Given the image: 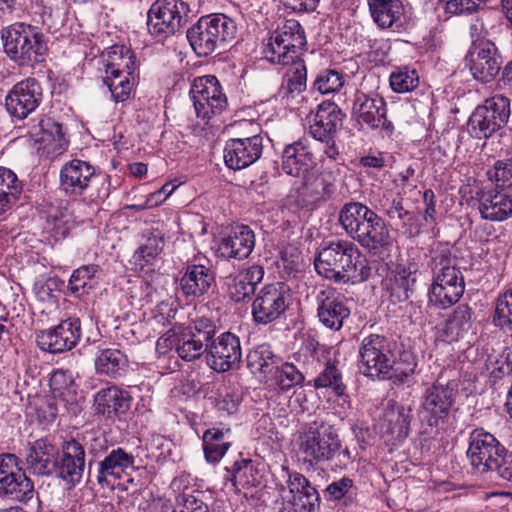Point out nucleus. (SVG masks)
Returning <instances> with one entry per match:
<instances>
[{"instance_id": "38", "label": "nucleus", "mask_w": 512, "mask_h": 512, "mask_svg": "<svg viewBox=\"0 0 512 512\" xmlns=\"http://www.w3.org/2000/svg\"><path fill=\"white\" fill-rule=\"evenodd\" d=\"M417 270L413 264L398 265L392 277L386 279L385 289L391 302H403L409 299L417 281Z\"/></svg>"}, {"instance_id": "64", "label": "nucleus", "mask_w": 512, "mask_h": 512, "mask_svg": "<svg viewBox=\"0 0 512 512\" xmlns=\"http://www.w3.org/2000/svg\"><path fill=\"white\" fill-rule=\"evenodd\" d=\"M492 472H495L503 480L512 482V452L505 448L497 461V467Z\"/></svg>"}, {"instance_id": "17", "label": "nucleus", "mask_w": 512, "mask_h": 512, "mask_svg": "<svg viewBox=\"0 0 512 512\" xmlns=\"http://www.w3.org/2000/svg\"><path fill=\"white\" fill-rule=\"evenodd\" d=\"M19 462L15 454H0V490L10 498L26 503L34 496V484Z\"/></svg>"}, {"instance_id": "13", "label": "nucleus", "mask_w": 512, "mask_h": 512, "mask_svg": "<svg viewBox=\"0 0 512 512\" xmlns=\"http://www.w3.org/2000/svg\"><path fill=\"white\" fill-rule=\"evenodd\" d=\"M190 96L198 117L210 119L227 107V97L214 75L196 77L190 88Z\"/></svg>"}, {"instance_id": "39", "label": "nucleus", "mask_w": 512, "mask_h": 512, "mask_svg": "<svg viewBox=\"0 0 512 512\" xmlns=\"http://www.w3.org/2000/svg\"><path fill=\"white\" fill-rule=\"evenodd\" d=\"M472 308L467 304L458 305L445 321L442 335L447 342L463 339L472 328Z\"/></svg>"}, {"instance_id": "45", "label": "nucleus", "mask_w": 512, "mask_h": 512, "mask_svg": "<svg viewBox=\"0 0 512 512\" xmlns=\"http://www.w3.org/2000/svg\"><path fill=\"white\" fill-rule=\"evenodd\" d=\"M312 385L316 389H331L337 396H343L346 393V385L338 362L330 359L323 363L322 369L313 378Z\"/></svg>"}, {"instance_id": "8", "label": "nucleus", "mask_w": 512, "mask_h": 512, "mask_svg": "<svg viewBox=\"0 0 512 512\" xmlns=\"http://www.w3.org/2000/svg\"><path fill=\"white\" fill-rule=\"evenodd\" d=\"M307 41L304 29L295 19H288L268 39L265 58L272 64L289 65L300 60Z\"/></svg>"}, {"instance_id": "31", "label": "nucleus", "mask_w": 512, "mask_h": 512, "mask_svg": "<svg viewBox=\"0 0 512 512\" xmlns=\"http://www.w3.org/2000/svg\"><path fill=\"white\" fill-rule=\"evenodd\" d=\"M58 450L47 439L34 441L28 449L26 464L36 475L50 476L57 470Z\"/></svg>"}, {"instance_id": "26", "label": "nucleus", "mask_w": 512, "mask_h": 512, "mask_svg": "<svg viewBox=\"0 0 512 512\" xmlns=\"http://www.w3.org/2000/svg\"><path fill=\"white\" fill-rule=\"evenodd\" d=\"M343 118L341 109L334 102L324 101L317 107L309 133L314 139L329 143L342 126Z\"/></svg>"}, {"instance_id": "20", "label": "nucleus", "mask_w": 512, "mask_h": 512, "mask_svg": "<svg viewBox=\"0 0 512 512\" xmlns=\"http://www.w3.org/2000/svg\"><path fill=\"white\" fill-rule=\"evenodd\" d=\"M207 364L218 373L238 369L242 359L240 339L234 333L224 332L208 345Z\"/></svg>"}, {"instance_id": "33", "label": "nucleus", "mask_w": 512, "mask_h": 512, "mask_svg": "<svg viewBox=\"0 0 512 512\" xmlns=\"http://www.w3.org/2000/svg\"><path fill=\"white\" fill-rule=\"evenodd\" d=\"M314 155L306 140L286 145L282 152V170L293 177H302L312 168Z\"/></svg>"}, {"instance_id": "34", "label": "nucleus", "mask_w": 512, "mask_h": 512, "mask_svg": "<svg viewBox=\"0 0 512 512\" xmlns=\"http://www.w3.org/2000/svg\"><path fill=\"white\" fill-rule=\"evenodd\" d=\"M255 234L247 225L234 227L230 234L222 238L218 252L222 257L244 259L253 251Z\"/></svg>"}, {"instance_id": "19", "label": "nucleus", "mask_w": 512, "mask_h": 512, "mask_svg": "<svg viewBox=\"0 0 512 512\" xmlns=\"http://www.w3.org/2000/svg\"><path fill=\"white\" fill-rule=\"evenodd\" d=\"M42 87L35 78L24 79L15 84L5 98L7 112L17 120H24L42 102Z\"/></svg>"}, {"instance_id": "12", "label": "nucleus", "mask_w": 512, "mask_h": 512, "mask_svg": "<svg viewBox=\"0 0 512 512\" xmlns=\"http://www.w3.org/2000/svg\"><path fill=\"white\" fill-rule=\"evenodd\" d=\"M291 295L284 283L265 285L252 303V316L258 324H269L279 319L290 305Z\"/></svg>"}, {"instance_id": "11", "label": "nucleus", "mask_w": 512, "mask_h": 512, "mask_svg": "<svg viewBox=\"0 0 512 512\" xmlns=\"http://www.w3.org/2000/svg\"><path fill=\"white\" fill-rule=\"evenodd\" d=\"M189 6L183 0H157L147 15V27L152 36L164 39L185 25Z\"/></svg>"}, {"instance_id": "42", "label": "nucleus", "mask_w": 512, "mask_h": 512, "mask_svg": "<svg viewBox=\"0 0 512 512\" xmlns=\"http://www.w3.org/2000/svg\"><path fill=\"white\" fill-rule=\"evenodd\" d=\"M229 434V428L219 427H212L204 432L202 441L204 456L207 462L217 463L222 459L231 446Z\"/></svg>"}, {"instance_id": "1", "label": "nucleus", "mask_w": 512, "mask_h": 512, "mask_svg": "<svg viewBox=\"0 0 512 512\" xmlns=\"http://www.w3.org/2000/svg\"><path fill=\"white\" fill-rule=\"evenodd\" d=\"M316 271L335 283H359L371 275V268L359 248L351 241L324 243L314 260Z\"/></svg>"}, {"instance_id": "5", "label": "nucleus", "mask_w": 512, "mask_h": 512, "mask_svg": "<svg viewBox=\"0 0 512 512\" xmlns=\"http://www.w3.org/2000/svg\"><path fill=\"white\" fill-rule=\"evenodd\" d=\"M60 189L68 196H85L90 203L99 204L110 195V179L96 174L86 161L73 159L60 170Z\"/></svg>"}, {"instance_id": "2", "label": "nucleus", "mask_w": 512, "mask_h": 512, "mask_svg": "<svg viewBox=\"0 0 512 512\" xmlns=\"http://www.w3.org/2000/svg\"><path fill=\"white\" fill-rule=\"evenodd\" d=\"M299 452L311 466L336 460V466L346 467L351 462L348 447H343L337 430L323 420L305 424L299 433Z\"/></svg>"}, {"instance_id": "61", "label": "nucleus", "mask_w": 512, "mask_h": 512, "mask_svg": "<svg viewBox=\"0 0 512 512\" xmlns=\"http://www.w3.org/2000/svg\"><path fill=\"white\" fill-rule=\"evenodd\" d=\"M234 127L239 134L237 139L246 141L257 139V142L263 143V137L261 136L262 128L256 121L243 119L236 122Z\"/></svg>"}, {"instance_id": "55", "label": "nucleus", "mask_w": 512, "mask_h": 512, "mask_svg": "<svg viewBox=\"0 0 512 512\" xmlns=\"http://www.w3.org/2000/svg\"><path fill=\"white\" fill-rule=\"evenodd\" d=\"M343 85V74L335 69L321 70L313 82V88L321 94L338 92Z\"/></svg>"}, {"instance_id": "59", "label": "nucleus", "mask_w": 512, "mask_h": 512, "mask_svg": "<svg viewBox=\"0 0 512 512\" xmlns=\"http://www.w3.org/2000/svg\"><path fill=\"white\" fill-rule=\"evenodd\" d=\"M382 213L390 220L395 221L396 225H403L405 218L410 215V212L403 207V198L397 196L391 201L380 202Z\"/></svg>"}, {"instance_id": "4", "label": "nucleus", "mask_w": 512, "mask_h": 512, "mask_svg": "<svg viewBox=\"0 0 512 512\" xmlns=\"http://www.w3.org/2000/svg\"><path fill=\"white\" fill-rule=\"evenodd\" d=\"M456 264L457 260L448 245L438 244L431 250L433 281L429 301L441 309L457 303L464 293V278Z\"/></svg>"}, {"instance_id": "18", "label": "nucleus", "mask_w": 512, "mask_h": 512, "mask_svg": "<svg viewBox=\"0 0 512 512\" xmlns=\"http://www.w3.org/2000/svg\"><path fill=\"white\" fill-rule=\"evenodd\" d=\"M352 116L359 124H365L370 129H381L388 133L394 130L392 122L387 118V104L377 94L357 91L353 99Z\"/></svg>"}, {"instance_id": "21", "label": "nucleus", "mask_w": 512, "mask_h": 512, "mask_svg": "<svg viewBox=\"0 0 512 512\" xmlns=\"http://www.w3.org/2000/svg\"><path fill=\"white\" fill-rule=\"evenodd\" d=\"M81 336V322L70 317L52 329L41 331L37 335L38 347L53 354L63 353L74 348Z\"/></svg>"}, {"instance_id": "60", "label": "nucleus", "mask_w": 512, "mask_h": 512, "mask_svg": "<svg viewBox=\"0 0 512 512\" xmlns=\"http://www.w3.org/2000/svg\"><path fill=\"white\" fill-rule=\"evenodd\" d=\"M227 471L231 472L234 485L236 483L241 484L244 486H254V480H249L247 475H252V472L254 470L252 461L250 459H241L237 460L233 463L231 468H226Z\"/></svg>"}, {"instance_id": "7", "label": "nucleus", "mask_w": 512, "mask_h": 512, "mask_svg": "<svg viewBox=\"0 0 512 512\" xmlns=\"http://www.w3.org/2000/svg\"><path fill=\"white\" fill-rule=\"evenodd\" d=\"M4 51L19 66H33L43 61L48 47L43 34L32 26L15 24L2 32Z\"/></svg>"}, {"instance_id": "22", "label": "nucleus", "mask_w": 512, "mask_h": 512, "mask_svg": "<svg viewBox=\"0 0 512 512\" xmlns=\"http://www.w3.org/2000/svg\"><path fill=\"white\" fill-rule=\"evenodd\" d=\"M135 457L121 447L113 448L95 464L94 474L96 482L102 488L112 487L122 478L128 469H133Z\"/></svg>"}, {"instance_id": "37", "label": "nucleus", "mask_w": 512, "mask_h": 512, "mask_svg": "<svg viewBox=\"0 0 512 512\" xmlns=\"http://www.w3.org/2000/svg\"><path fill=\"white\" fill-rule=\"evenodd\" d=\"M38 132H34L40 148L53 156L62 154L68 146L62 124L52 118H42L38 123Z\"/></svg>"}, {"instance_id": "16", "label": "nucleus", "mask_w": 512, "mask_h": 512, "mask_svg": "<svg viewBox=\"0 0 512 512\" xmlns=\"http://www.w3.org/2000/svg\"><path fill=\"white\" fill-rule=\"evenodd\" d=\"M456 393V389L451 383L435 381L424 390L421 396L419 416L429 426H438L449 415Z\"/></svg>"}, {"instance_id": "58", "label": "nucleus", "mask_w": 512, "mask_h": 512, "mask_svg": "<svg viewBox=\"0 0 512 512\" xmlns=\"http://www.w3.org/2000/svg\"><path fill=\"white\" fill-rule=\"evenodd\" d=\"M187 333H191L203 344H210L214 340L216 325L208 318L201 317L196 319L192 325L183 328Z\"/></svg>"}, {"instance_id": "44", "label": "nucleus", "mask_w": 512, "mask_h": 512, "mask_svg": "<svg viewBox=\"0 0 512 512\" xmlns=\"http://www.w3.org/2000/svg\"><path fill=\"white\" fill-rule=\"evenodd\" d=\"M165 341H170V345L174 347L177 355L186 362H191L201 358L204 353H208V345L203 344L200 340L194 337L191 333L180 330L172 338H167Z\"/></svg>"}, {"instance_id": "57", "label": "nucleus", "mask_w": 512, "mask_h": 512, "mask_svg": "<svg viewBox=\"0 0 512 512\" xmlns=\"http://www.w3.org/2000/svg\"><path fill=\"white\" fill-rule=\"evenodd\" d=\"M172 512H210L200 493H181Z\"/></svg>"}, {"instance_id": "25", "label": "nucleus", "mask_w": 512, "mask_h": 512, "mask_svg": "<svg viewBox=\"0 0 512 512\" xmlns=\"http://www.w3.org/2000/svg\"><path fill=\"white\" fill-rule=\"evenodd\" d=\"M85 470V447L75 439L62 444V454L57 459V470L54 475L69 484L81 481Z\"/></svg>"}, {"instance_id": "47", "label": "nucleus", "mask_w": 512, "mask_h": 512, "mask_svg": "<svg viewBox=\"0 0 512 512\" xmlns=\"http://www.w3.org/2000/svg\"><path fill=\"white\" fill-rule=\"evenodd\" d=\"M276 387L282 392H288L296 386H302L305 373L291 362H280L270 376Z\"/></svg>"}, {"instance_id": "50", "label": "nucleus", "mask_w": 512, "mask_h": 512, "mask_svg": "<svg viewBox=\"0 0 512 512\" xmlns=\"http://www.w3.org/2000/svg\"><path fill=\"white\" fill-rule=\"evenodd\" d=\"M303 178L304 194L314 200H327L334 193V184L327 174L306 173Z\"/></svg>"}, {"instance_id": "63", "label": "nucleus", "mask_w": 512, "mask_h": 512, "mask_svg": "<svg viewBox=\"0 0 512 512\" xmlns=\"http://www.w3.org/2000/svg\"><path fill=\"white\" fill-rule=\"evenodd\" d=\"M488 178L503 184L512 180V160H498L492 169L487 171Z\"/></svg>"}, {"instance_id": "32", "label": "nucleus", "mask_w": 512, "mask_h": 512, "mask_svg": "<svg viewBox=\"0 0 512 512\" xmlns=\"http://www.w3.org/2000/svg\"><path fill=\"white\" fill-rule=\"evenodd\" d=\"M264 274V268L256 264L239 270L228 284L231 300L238 303L250 301L255 295L257 286L262 282Z\"/></svg>"}, {"instance_id": "10", "label": "nucleus", "mask_w": 512, "mask_h": 512, "mask_svg": "<svg viewBox=\"0 0 512 512\" xmlns=\"http://www.w3.org/2000/svg\"><path fill=\"white\" fill-rule=\"evenodd\" d=\"M510 99L504 95H494L478 105L468 120V131L478 139H487L502 129L510 118Z\"/></svg>"}, {"instance_id": "52", "label": "nucleus", "mask_w": 512, "mask_h": 512, "mask_svg": "<svg viewBox=\"0 0 512 512\" xmlns=\"http://www.w3.org/2000/svg\"><path fill=\"white\" fill-rule=\"evenodd\" d=\"M35 14L41 18V23L51 33L58 32L66 22L67 12L64 7L44 4L43 1L35 2Z\"/></svg>"}, {"instance_id": "40", "label": "nucleus", "mask_w": 512, "mask_h": 512, "mask_svg": "<svg viewBox=\"0 0 512 512\" xmlns=\"http://www.w3.org/2000/svg\"><path fill=\"white\" fill-rule=\"evenodd\" d=\"M128 363L127 355L115 348L99 350L94 360L95 369L98 374L114 379L126 372Z\"/></svg>"}, {"instance_id": "6", "label": "nucleus", "mask_w": 512, "mask_h": 512, "mask_svg": "<svg viewBox=\"0 0 512 512\" xmlns=\"http://www.w3.org/2000/svg\"><path fill=\"white\" fill-rule=\"evenodd\" d=\"M237 31L234 20L222 13L202 16L187 30V39L198 56H208L233 40Z\"/></svg>"}, {"instance_id": "28", "label": "nucleus", "mask_w": 512, "mask_h": 512, "mask_svg": "<svg viewBox=\"0 0 512 512\" xmlns=\"http://www.w3.org/2000/svg\"><path fill=\"white\" fill-rule=\"evenodd\" d=\"M263 143L232 138L226 141L224 161L229 169L241 170L254 164L262 155Z\"/></svg>"}, {"instance_id": "36", "label": "nucleus", "mask_w": 512, "mask_h": 512, "mask_svg": "<svg viewBox=\"0 0 512 512\" xmlns=\"http://www.w3.org/2000/svg\"><path fill=\"white\" fill-rule=\"evenodd\" d=\"M411 420L410 406L390 400L384 409L382 428H385V432L391 434L395 440L402 441L409 435Z\"/></svg>"}, {"instance_id": "51", "label": "nucleus", "mask_w": 512, "mask_h": 512, "mask_svg": "<svg viewBox=\"0 0 512 512\" xmlns=\"http://www.w3.org/2000/svg\"><path fill=\"white\" fill-rule=\"evenodd\" d=\"M291 67L285 74L282 91L284 95L294 97L306 89L307 70L302 59L289 63Z\"/></svg>"}, {"instance_id": "46", "label": "nucleus", "mask_w": 512, "mask_h": 512, "mask_svg": "<svg viewBox=\"0 0 512 512\" xmlns=\"http://www.w3.org/2000/svg\"><path fill=\"white\" fill-rule=\"evenodd\" d=\"M99 272L100 267L95 264L83 265L74 270L68 282L69 291L77 297L88 294L97 286Z\"/></svg>"}, {"instance_id": "27", "label": "nucleus", "mask_w": 512, "mask_h": 512, "mask_svg": "<svg viewBox=\"0 0 512 512\" xmlns=\"http://www.w3.org/2000/svg\"><path fill=\"white\" fill-rule=\"evenodd\" d=\"M285 470L288 474L286 483L291 494L289 502L298 508L299 512H318L321 499L317 489L303 474L297 471L290 472L288 468Z\"/></svg>"}, {"instance_id": "35", "label": "nucleus", "mask_w": 512, "mask_h": 512, "mask_svg": "<svg viewBox=\"0 0 512 512\" xmlns=\"http://www.w3.org/2000/svg\"><path fill=\"white\" fill-rule=\"evenodd\" d=\"M374 22L382 29L400 31L405 22L404 6L400 0H369Z\"/></svg>"}, {"instance_id": "48", "label": "nucleus", "mask_w": 512, "mask_h": 512, "mask_svg": "<svg viewBox=\"0 0 512 512\" xmlns=\"http://www.w3.org/2000/svg\"><path fill=\"white\" fill-rule=\"evenodd\" d=\"M73 379L71 375L64 370H56L52 373L49 386L53 393L59 397L60 401L67 402L68 410L74 414L77 413L79 406L76 400L75 391L71 390Z\"/></svg>"}, {"instance_id": "43", "label": "nucleus", "mask_w": 512, "mask_h": 512, "mask_svg": "<svg viewBox=\"0 0 512 512\" xmlns=\"http://www.w3.org/2000/svg\"><path fill=\"white\" fill-rule=\"evenodd\" d=\"M105 74L135 71V56L125 45H113L101 55Z\"/></svg>"}, {"instance_id": "62", "label": "nucleus", "mask_w": 512, "mask_h": 512, "mask_svg": "<svg viewBox=\"0 0 512 512\" xmlns=\"http://www.w3.org/2000/svg\"><path fill=\"white\" fill-rule=\"evenodd\" d=\"M352 486V479L343 477L329 484L324 490V496L329 501L340 500L349 492Z\"/></svg>"}, {"instance_id": "56", "label": "nucleus", "mask_w": 512, "mask_h": 512, "mask_svg": "<svg viewBox=\"0 0 512 512\" xmlns=\"http://www.w3.org/2000/svg\"><path fill=\"white\" fill-rule=\"evenodd\" d=\"M109 446L107 437L102 433L92 434L85 438V447L89 455L88 468L90 476L93 472V465L109 452Z\"/></svg>"}, {"instance_id": "3", "label": "nucleus", "mask_w": 512, "mask_h": 512, "mask_svg": "<svg viewBox=\"0 0 512 512\" xmlns=\"http://www.w3.org/2000/svg\"><path fill=\"white\" fill-rule=\"evenodd\" d=\"M338 221L346 234L363 248L376 250L391 244L387 225L375 211L361 202H348L339 212Z\"/></svg>"}, {"instance_id": "53", "label": "nucleus", "mask_w": 512, "mask_h": 512, "mask_svg": "<svg viewBox=\"0 0 512 512\" xmlns=\"http://www.w3.org/2000/svg\"><path fill=\"white\" fill-rule=\"evenodd\" d=\"M493 323L505 332H512V287L497 297Z\"/></svg>"}, {"instance_id": "29", "label": "nucleus", "mask_w": 512, "mask_h": 512, "mask_svg": "<svg viewBox=\"0 0 512 512\" xmlns=\"http://www.w3.org/2000/svg\"><path fill=\"white\" fill-rule=\"evenodd\" d=\"M179 284L186 298H200L215 285V272L205 265L190 264L186 266Z\"/></svg>"}, {"instance_id": "41", "label": "nucleus", "mask_w": 512, "mask_h": 512, "mask_svg": "<svg viewBox=\"0 0 512 512\" xmlns=\"http://www.w3.org/2000/svg\"><path fill=\"white\" fill-rule=\"evenodd\" d=\"M281 357L276 355L269 344H261L251 350L247 355V368L254 375L269 380Z\"/></svg>"}, {"instance_id": "14", "label": "nucleus", "mask_w": 512, "mask_h": 512, "mask_svg": "<svg viewBox=\"0 0 512 512\" xmlns=\"http://www.w3.org/2000/svg\"><path fill=\"white\" fill-rule=\"evenodd\" d=\"M504 449L493 434L477 428L470 433L467 458L474 472L485 474L497 467Z\"/></svg>"}, {"instance_id": "15", "label": "nucleus", "mask_w": 512, "mask_h": 512, "mask_svg": "<svg viewBox=\"0 0 512 512\" xmlns=\"http://www.w3.org/2000/svg\"><path fill=\"white\" fill-rule=\"evenodd\" d=\"M465 61L473 78L483 83L494 80L503 63L497 46L487 39L473 41Z\"/></svg>"}, {"instance_id": "9", "label": "nucleus", "mask_w": 512, "mask_h": 512, "mask_svg": "<svg viewBox=\"0 0 512 512\" xmlns=\"http://www.w3.org/2000/svg\"><path fill=\"white\" fill-rule=\"evenodd\" d=\"M394 344L384 335L370 334L360 343L358 354L359 371L372 379L392 377L391 370L395 365Z\"/></svg>"}, {"instance_id": "24", "label": "nucleus", "mask_w": 512, "mask_h": 512, "mask_svg": "<svg viewBox=\"0 0 512 512\" xmlns=\"http://www.w3.org/2000/svg\"><path fill=\"white\" fill-rule=\"evenodd\" d=\"M481 218L492 222H502L512 217V196L504 190L483 188L476 192Z\"/></svg>"}, {"instance_id": "54", "label": "nucleus", "mask_w": 512, "mask_h": 512, "mask_svg": "<svg viewBox=\"0 0 512 512\" xmlns=\"http://www.w3.org/2000/svg\"><path fill=\"white\" fill-rule=\"evenodd\" d=\"M389 83L394 92L406 93L418 86L419 76L415 69L396 67L390 74Z\"/></svg>"}, {"instance_id": "30", "label": "nucleus", "mask_w": 512, "mask_h": 512, "mask_svg": "<svg viewBox=\"0 0 512 512\" xmlns=\"http://www.w3.org/2000/svg\"><path fill=\"white\" fill-rule=\"evenodd\" d=\"M93 406L96 414L107 419H115L130 409L131 397L128 392L111 385L100 389L95 394Z\"/></svg>"}, {"instance_id": "23", "label": "nucleus", "mask_w": 512, "mask_h": 512, "mask_svg": "<svg viewBox=\"0 0 512 512\" xmlns=\"http://www.w3.org/2000/svg\"><path fill=\"white\" fill-rule=\"evenodd\" d=\"M317 316L326 327L338 331L350 316L347 299L333 288L319 291L316 296Z\"/></svg>"}, {"instance_id": "49", "label": "nucleus", "mask_w": 512, "mask_h": 512, "mask_svg": "<svg viewBox=\"0 0 512 512\" xmlns=\"http://www.w3.org/2000/svg\"><path fill=\"white\" fill-rule=\"evenodd\" d=\"M135 71L105 74L104 84L109 88L115 102H124L129 99L135 84Z\"/></svg>"}]
</instances>
